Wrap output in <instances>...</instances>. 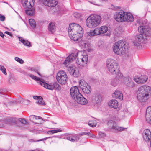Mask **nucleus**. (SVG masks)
<instances>
[{
	"mask_svg": "<svg viewBox=\"0 0 151 151\" xmlns=\"http://www.w3.org/2000/svg\"><path fill=\"white\" fill-rule=\"evenodd\" d=\"M116 75V78H114V79H112L111 81V84L114 86H116L117 84L119 83V82L120 81H122L123 80V76L122 77V78L121 79H119L118 78H119V77H118V78H117V76H118V75Z\"/></svg>",
	"mask_w": 151,
	"mask_h": 151,
	"instance_id": "obj_23",
	"label": "nucleus"
},
{
	"mask_svg": "<svg viewBox=\"0 0 151 151\" xmlns=\"http://www.w3.org/2000/svg\"><path fill=\"white\" fill-rule=\"evenodd\" d=\"M0 70L4 75H7L6 69L4 66L0 65Z\"/></svg>",
	"mask_w": 151,
	"mask_h": 151,
	"instance_id": "obj_40",
	"label": "nucleus"
},
{
	"mask_svg": "<svg viewBox=\"0 0 151 151\" xmlns=\"http://www.w3.org/2000/svg\"><path fill=\"white\" fill-rule=\"evenodd\" d=\"M70 72L73 76L77 77L79 75L78 69L75 66L70 67Z\"/></svg>",
	"mask_w": 151,
	"mask_h": 151,
	"instance_id": "obj_19",
	"label": "nucleus"
},
{
	"mask_svg": "<svg viewBox=\"0 0 151 151\" xmlns=\"http://www.w3.org/2000/svg\"><path fill=\"white\" fill-rule=\"evenodd\" d=\"M0 36L2 38H4V36H5V35L2 32L0 31Z\"/></svg>",
	"mask_w": 151,
	"mask_h": 151,
	"instance_id": "obj_54",
	"label": "nucleus"
},
{
	"mask_svg": "<svg viewBox=\"0 0 151 151\" xmlns=\"http://www.w3.org/2000/svg\"><path fill=\"white\" fill-rule=\"evenodd\" d=\"M47 139V138H44V139H41L37 140H36V141H35L39 142V141H42V140H46ZM31 141L33 142L34 141L32 140H31Z\"/></svg>",
	"mask_w": 151,
	"mask_h": 151,
	"instance_id": "obj_55",
	"label": "nucleus"
},
{
	"mask_svg": "<svg viewBox=\"0 0 151 151\" xmlns=\"http://www.w3.org/2000/svg\"><path fill=\"white\" fill-rule=\"evenodd\" d=\"M5 17L4 15L0 16V20L2 21H4L5 19Z\"/></svg>",
	"mask_w": 151,
	"mask_h": 151,
	"instance_id": "obj_52",
	"label": "nucleus"
},
{
	"mask_svg": "<svg viewBox=\"0 0 151 151\" xmlns=\"http://www.w3.org/2000/svg\"><path fill=\"white\" fill-rule=\"evenodd\" d=\"M23 102L24 104L26 105H29L30 104V101L28 100L23 99Z\"/></svg>",
	"mask_w": 151,
	"mask_h": 151,
	"instance_id": "obj_48",
	"label": "nucleus"
},
{
	"mask_svg": "<svg viewBox=\"0 0 151 151\" xmlns=\"http://www.w3.org/2000/svg\"><path fill=\"white\" fill-rule=\"evenodd\" d=\"M66 139L68 140L74 142V139H73V137L71 136L67 137H66Z\"/></svg>",
	"mask_w": 151,
	"mask_h": 151,
	"instance_id": "obj_50",
	"label": "nucleus"
},
{
	"mask_svg": "<svg viewBox=\"0 0 151 151\" xmlns=\"http://www.w3.org/2000/svg\"><path fill=\"white\" fill-rule=\"evenodd\" d=\"M5 33L11 36H12V34L11 33H10L8 31H6L5 32Z\"/></svg>",
	"mask_w": 151,
	"mask_h": 151,
	"instance_id": "obj_57",
	"label": "nucleus"
},
{
	"mask_svg": "<svg viewBox=\"0 0 151 151\" xmlns=\"http://www.w3.org/2000/svg\"><path fill=\"white\" fill-rule=\"evenodd\" d=\"M16 103V101H10L9 102V104L10 105H12L14 104H15Z\"/></svg>",
	"mask_w": 151,
	"mask_h": 151,
	"instance_id": "obj_53",
	"label": "nucleus"
},
{
	"mask_svg": "<svg viewBox=\"0 0 151 151\" xmlns=\"http://www.w3.org/2000/svg\"><path fill=\"white\" fill-rule=\"evenodd\" d=\"M79 135L80 136L87 135L92 138H95L96 137V136L94 134L88 132H81L79 134Z\"/></svg>",
	"mask_w": 151,
	"mask_h": 151,
	"instance_id": "obj_33",
	"label": "nucleus"
},
{
	"mask_svg": "<svg viewBox=\"0 0 151 151\" xmlns=\"http://www.w3.org/2000/svg\"><path fill=\"white\" fill-rule=\"evenodd\" d=\"M114 124V121L112 120H110L107 123V124L108 125L111 127V129L112 127V126H113V125Z\"/></svg>",
	"mask_w": 151,
	"mask_h": 151,
	"instance_id": "obj_42",
	"label": "nucleus"
},
{
	"mask_svg": "<svg viewBox=\"0 0 151 151\" xmlns=\"http://www.w3.org/2000/svg\"><path fill=\"white\" fill-rule=\"evenodd\" d=\"M79 45H81L82 47L84 48H87L88 47V42L86 41L80 40V41H78Z\"/></svg>",
	"mask_w": 151,
	"mask_h": 151,
	"instance_id": "obj_32",
	"label": "nucleus"
},
{
	"mask_svg": "<svg viewBox=\"0 0 151 151\" xmlns=\"http://www.w3.org/2000/svg\"><path fill=\"white\" fill-rule=\"evenodd\" d=\"M81 88L83 93L86 94L90 93L91 91V86L88 85L84 87H81Z\"/></svg>",
	"mask_w": 151,
	"mask_h": 151,
	"instance_id": "obj_27",
	"label": "nucleus"
},
{
	"mask_svg": "<svg viewBox=\"0 0 151 151\" xmlns=\"http://www.w3.org/2000/svg\"><path fill=\"white\" fill-rule=\"evenodd\" d=\"M112 96L116 99L118 98L121 100L123 99L122 94L119 91H116L112 94Z\"/></svg>",
	"mask_w": 151,
	"mask_h": 151,
	"instance_id": "obj_25",
	"label": "nucleus"
},
{
	"mask_svg": "<svg viewBox=\"0 0 151 151\" xmlns=\"http://www.w3.org/2000/svg\"><path fill=\"white\" fill-rule=\"evenodd\" d=\"M68 76L66 73L61 70L58 72L56 76V78L58 82L62 85L65 84L67 81Z\"/></svg>",
	"mask_w": 151,
	"mask_h": 151,
	"instance_id": "obj_8",
	"label": "nucleus"
},
{
	"mask_svg": "<svg viewBox=\"0 0 151 151\" xmlns=\"http://www.w3.org/2000/svg\"><path fill=\"white\" fill-rule=\"evenodd\" d=\"M125 44L126 42L122 40L116 42L113 47L114 52L118 55H123L128 50L127 47Z\"/></svg>",
	"mask_w": 151,
	"mask_h": 151,
	"instance_id": "obj_6",
	"label": "nucleus"
},
{
	"mask_svg": "<svg viewBox=\"0 0 151 151\" xmlns=\"http://www.w3.org/2000/svg\"><path fill=\"white\" fill-rule=\"evenodd\" d=\"M101 96L97 94L92 97V100L96 103H99L100 102L101 100Z\"/></svg>",
	"mask_w": 151,
	"mask_h": 151,
	"instance_id": "obj_28",
	"label": "nucleus"
},
{
	"mask_svg": "<svg viewBox=\"0 0 151 151\" xmlns=\"http://www.w3.org/2000/svg\"><path fill=\"white\" fill-rule=\"evenodd\" d=\"M25 12L27 15L32 16L34 13V10L33 9H31L26 10Z\"/></svg>",
	"mask_w": 151,
	"mask_h": 151,
	"instance_id": "obj_39",
	"label": "nucleus"
},
{
	"mask_svg": "<svg viewBox=\"0 0 151 151\" xmlns=\"http://www.w3.org/2000/svg\"><path fill=\"white\" fill-rule=\"evenodd\" d=\"M74 16L75 18H77L81 17V14L78 13L76 12L74 13Z\"/></svg>",
	"mask_w": 151,
	"mask_h": 151,
	"instance_id": "obj_47",
	"label": "nucleus"
},
{
	"mask_svg": "<svg viewBox=\"0 0 151 151\" xmlns=\"http://www.w3.org/2000/svg\"><path fill=\"white\" fill-rule=\"evenodd\" d=\"M143 137L145 141L150 140L151 139V132L148 129L145 130L142 134Z\"/></svg>",
	"mask_w": 151,
	"mask_h": 151,
	"instance_id": "obj_18",
	"label": "nucleus"
},
{
	"mask_svg": "<svg viewBox=\"0 0 151 151\" xmlns=\"http://www.w3.org/2000/svg\"><path fill=\"white\" fill-rule=\"evenodd\" d=\"M96 28L95 29L93 30H91L89 32L87 33L88 35L90 36H93L98 35V32L99 30Z\"/></svg>",
	"mask_w": 151,
	"mask_h": 151,
	"instance_id": "obj_31",
	"label": "nucleus"
},
{
	"mask_svg": "<svg viewBox=\"0 0 151 151\" xmlns=\"http://www.w3.org/2000/svg\"><path fill=\"white\" fill-rule=\"evenodd\" d=\"M108 104L111 108H116L118 106V103L116 100H112L109 101Z\"/></svg>",
	"mask_w": 151,
	"mask_h": 151,
	"instance_id": "obj_26",
	"label": "nucleus"
},
{
	"mask_svg": "<svg viewBox=\"0 0 151 151\" xmlns=\"http://www.w3.org/2000/svg\"><path fill=\"white\" fill-rule=\"evenodd\" d=\"M79 83L81 88V87H84L88 85L84 80L82 79L80 80L79 81Z\"/></svg>",
	"mask_w": 151,
	"mask_h": 151,
	"instance_id": "obj_37",
	"label": "nucleus"
},
{
	"mask_svg": "<svg viewBox=\"0 0 151 151\" xmlns=\"http://www.w3.org/2000/svg\"><path fill=\"white\" fill-rule=\"evenodd\" d=\"M125 12L123 11H121L119 12H117L114 15L115 19L119 22H124V16Z\"/></svg>",
	"mask_w": 151,
	"mask_h": 151,
	"instance_id": "obj_13",
	"label": "nucleus"
},
{
	"mask_svg": "<svg viewBox=\"0 0 151 151\" xmlns=\"http://www.w3.org/2000/svg\"><path fill=\"white\" fill-rule=\"evenodd\" d=\"M19 121L22 124H27V121L24 118H19Z\"/></svg>",
	"mask_w": 151,
	"mask_h": 151,
	"instance_id": "obj_45",
	"label": "nucleus"
},
{
	"mask_svg": "<svg viewBox=\"0 0 151 151\" xmlns=\"http://www.w3.org/2000/svg\"><path fill=\"white\" fill-rule=\"evenodd\" d=\"M138 30L140 33L143 34L147 37L151 35V28L147 26H142L139 27Z\"/></svg>",
	"mask_w": 151,
	"mask_h": 151,
	"instance_id": "obj_9",
	"label": "nucleus"
},
{
	"mask_svg": "<svg viewBox=\"0 0 151 151\" xmlns=\"http://www.w3.org/2000/svg\"><path fill=\"white\" fill-rule=\"evenodd\" d=\"M136 41L133 42L134 45L137 46L147 39L146 37L144 34H139L136 35L135 37Z\"/></svg>",
	"mask_w": 151,
	"mask_h": 151,
	"instance_id": "obj_10",
	"label": "nucleus"
},
{
	"mask_svg": "<svg viewBox=\"0 0 151 151\" xmlns=\"http://www.w3.org/2000/svg\"><path fill=\"white\" fill-rule=\"evenodd\" d=\"M76 59V63L81 65H84L88 61L87 55L82 53V52L79 51L77 52L72 53L65 60L63 63L65 66H67L68 64Z\"/></svg>",
	"mask_w": 151,
	"mask_h": 151,
	"instance_id": "obj_1",
	"label": "nucleus"
},
{
	"mask_svg": "<svg viewBox=\"0 0 151 151\" xmlns=\"http://www.w3.org/2000/svg\"><path fill=\"white\" fill-rule=\"evenodd\" d=\"M99 134L100 137L101 138L105 136L104 133L100 132H99Z\"/></svg>",
	"mask_w": 151,
	"mask_h": 151,
	"instance_id": "obj_51",
	"label": "nucleus"
},
{
	"mask_svg": "<svg viewBox=\"0 0 151 151\" xmlns=\"http://www.w3.org/2000/svg\"><path fill=\"white\" fill-rule=\"evenodd\" d=\"M36 103L40 105L44 106L45 104V102L43 101L42 98L41 96H39V98L38 99V101L36 102Z\"/></svg>",
	"mask_w": 151,
	"mask_h": 151,
	"instance_id": "obj_35",
	"label": "nucleus"
},
{
	"mask_svg": "<svg viewBox=\"0 0 151 151\" xmlns=\"http://www.w3.org/2000/svg\"><path fill=\"white\" fill-rule=\"evenodd\" d=\"M122 81L125 85L129 88H132L135 87L134 82L129 77H123Z\"/></svg>",
	"mask_w": 151,
	"mask_h": 151,
	"instance_id": "obj_11",
	"label": "nucleus"
},
{
	"mask_svg": "<svg viewBox=\"0 0 151 151\" xmlns=\"http://www.w3.org/2000/svg\"><path fill=\"white\" fill-rule=\"evenodd\" d=\"M68 32L71 39L75 41H80L83 36L82 28L79 24L75 23L70 24Z\"/></svg>",
	"mask_w": 151,
	"mask_h": 151,
	"instance_id": "obj_2",
	"label": "nucleus"
},
{
	"mask_svg": "<svg viewBox=\"0 0 151 151\" xmlns=\"http://www.w3.org/2000/svg\"><path fill=\"white\" fill-rule=\"evenodd\" d=\"M150 91L151 88L150 86L146 85L141 86L137 91V99L141 102L145 101L149 98Z\"/></svg>",
	"mask_w": 151,
	"mask_h": 151,
	"instance_id": "obj_5",
	"label": "nucleus"
},
{
	"mask_svg": "<svg viewBox=\"0 0 151 151\" xmlns=\"http://www.w3.org/2000/svg\"><path fill=\"white\" fill-rule=\"evenodd\" d=\"M15 60L21 64H23L24 63V61L22 59L20 58L17 57L15 58Z\"/></svg>",
	"mask_w": 151,
	"mask_h": 151,
	"instance_id": "obj_43",
	"label": "nucleus"
},
{
	"mask_svg": "<svg viewBox=\"0 0 151 151\" xmlns=\"http://www.w3.org/2000/svg\"><path fill=\"white\" fill-rule=\"evenodd\" d=\"M6 29H7V27H5Z\"/></svg>",
	"mask_w": 151,
	"mask_h": 151,
	"instance_id": "obj_62",
	"label": "nucleus"
},
{
	"mask_svg": "<svg viewBox=\"0 0 151 151\" xmlns=\"http://www.w3.org/2000/svg\"><path fill=\"white\" fill-rule=\"evenodd\" d=\"M113 125V126H112V127L111 128V129L115 130L116 131L118 126L117 125L116 122L115 121L114 124Z\"/></svg>",
	"mask_w": 151,
	"mask_h": 151,
	"instance_id": "obj_46",
	"label": "nucleus"
},
{
	"mask_svg": "<svg viewBox=\"0 0 151 151\" xmlns=\"http://www.w3.org/2000/svg\"><path fill=\"white\" fill-rule=\"evenodd\" d=\"M100 16L97 15H91L86 20V24L89 28H92L98 26L101 20Z\"/></svg>",
	"mask_w": 151,
	"mask_h": 151,
	"instance_id": "obj_7",
	"label": "nucleus"
},
{
	"mask_svg": "<svg viewBox=\"0 0 151 151\" xmlns=\"http://www.w3.org/2000/svg\"><path fill=\"white\" fill-rule=\"evenodd\" d=\"M27 76L31 78L33 80L37 81V83L42 86L46 89L49 90H53L55 89L56 90L60 91L61 88L60 86L57 82H54L49 84L46 83L45 81L37 77L31 73H28Z\"/></svg>",
	"mask_w": 151,
	"mask_h": 151,
	"instance_id": "obj_3",
	"label": "nucleus"
},
{
	"mask_svg": "<svg viewBox=\"0 0 151 151\" xmlns=\"http://www.w3.org/2000/svg\"><path fill=\"white\" fill-rule=\"evenodd\" d=\"M29 23L30 26L32 28H34L36 26V23L35 20L32 19H29Z\"/></svg>",
	"mask_w": 151,
	"mask_h": 151,
	"instance_id": "obj_36",
	"label": "nucleus"
},
{
	"mask_svg": "<svg viewBox=\"0 0 151 151\" xmlns=\"http://www.w3.org/2000/svg\"><path fill=\"white\" fill-rule=\"evenodd\" d=\"M124 17V22L126 21L128 22H132L134 20L133 16L129 12H125Z\"/></svg>",
	"mask_w": 151,
	"mask_h": 151,
	"instance_id": "obj_20",
	"label": "nucleus"
},
{
	"mask_svg": "<svg viewBox=\"0 0 151 151\" xmlns=\"http://www.w3.org/2000/svg\"><path fill=\"white\" fill-rule=\"evenodd\" d=\"M97 122L96 120L93 119L89 121L88 125L92 127H94L96 126Z\"/></svg>",
	"mask_w": 151,
	"mask_h": 151,
	"instance_id": "obj_34",
	"label": "nucleus"
},
{
	"mask_svg": "<svg viewBox=\"0 0 151 151\" xmlns=\"http://www.w3.org/2000/svg\"><path fill=\"white\" fill-rule=\"evenodd\" d=\"M28 69L29 70L35 72L37 73L40 76H42V75L40 74V73L38 72V70L34 68H28Z\"/></svg>",
	"mask_w": 151,
	"mask_h": 151,
	"instance_id": "obj_38",
	"label": "nucleus"
},
{
	"mask_svg": "<svg viewBox=\"0 0 151 151\" xmlns=\"http://www.w3.org/2000/svg\"><path fill=\"white\" fill-rule=\"evenodd\" d=\"M19 40L21 42L25 45L29 47L31 46L29 42L27 40L24 39L23 38L19 37Z\"/></svg>",
	"mask_w": 151,
	"mask_h": 151,
	"instance_id": "obj_30",
	"label": "nucleus"
},
{
	"mask_svg": "<svg viewBox=\"0 0 151 151\" xmlns=\"http://www.w3.org/2000/svg\"><path fill=\"white\" fill-rule=\"evenodd\" d=\"M34 0H22V4L25 8L31 9L34 3Z\"/></svg>",
	"mask_w": 151,
	"mask_h": 151,
	"instance_id": "obj_16",
	"label": "nucleus"
},
{
	"mask_svg": "<svg viewBox=\"0 0 151 151\" xmlns=\"http://www.w3.org/2000/svg\"><path fill=\"white\" fill-rule=\"evenodd\" d=\"M146 119L148 123L151 124V107H148L147 109Z\"/></svg>",
	"mask_w": 151,
	"mask_h": 151,
	"instance_id": "obj_21",
	"label": "nucleus"
},
{
	"mask_svg": "<svg viewBox=\"0 0 151 151\" xmlns=\"http://www.w3.org/2000/svg\"><path fill=\"white\" fill-rule=\"evenodd\" d=\"M79 95L74 99L78 103L81 105L86 104L88 102L86 99L83 97L81 94Z\"/></svg>",
	"mask_w": 151,
	"mask_h": 151,
	"instance_id": "obj_15",
	"label": "nucleus"
},
{
	"mask_svg": "<svg viewBox=\"0 0 151 151\" xmlns=\"http://www.w3.org/2000/svg\"><path fill=\"white\" fill-rule=\"evenodd\" d=\"M4 2V3H7V2Z\"/></svg>",
	"mask_w": 151,
	"mask_h": 151,
	"instance_id": "obj_61",
	"label": "nucleus"
},
{
	"mask_svg": "<svg viewBox=\"0 0 151 151\" xmlns=\"http://www.w3.org/2000/svg\"><path fill=\"white\" fill-rule=\"evenodd\" d=\"M106 66L108 70L112 74L118 75L117 78L119 77V80L121 79L122 75L120 72L118 64L115 60L111 58L108 59Z\"/></svg>",
	"mask_w": 151,
	"mask_h": 151,
	"instance_id": "obj_4",
	"label": "nucleus"
},
{
	"mask_svg": "<svg viewBox=\"0 0 151 151\" xmlns=\"http://www.w3.org/2000/svg\"><path fill=\"white\" fill-rule=\"evenodd\" d=\"M127 129V128H124L122 127H119L118 126L116 131L121 132Z\"/></svg>",
	"mask_w": 151,
	"mask_h": 151,
	"instance_id": "obj_44",
	"label": "nucleus"
},
{
	"mask_svg": "<svg viewBox=\"0 0 151 151\" xmlns=\"http://www.w3.org/2000/svg\"><path fill=\"white\" fill-rule=\"evenodd\" d=\"M55 28L56 26L54 22H51L49 24L48 26V31L51 32V33H53Z\"/></svg>",
	"mask_w": 151,
	"mask_h": 151,
	"instance_id": "obj_24",
	"label": "nucleus"
},
{
	"mask_svg": "<svg viewBox=\"0 0 151 151\" xmlns=\"http://www.w3.org/2000/svg\"><path fill=\"white\" fill-rule=\"evenodd\" d=\"M47 133L48 134H53L52 133V131L51 130H50V131H48L47 132Z\"/></svg>",
	"mask_w": 151,
	"mask_h": 151,
	"instance_id": "obj_59",
	"label": "nucleus"
},
{
	"mask_svg": "<svg viewBox=\"0 0 151 151\" xmlns=\"http://www.w3.org/2000/svg\"><path fill=\"white\" fill-rule=\"evenodd\" d=\"M42 3L45 6L53 7L57 4L56 0H42Z\"/></svg>",
	"mask_w": 151,
	"mask_h": 151,
	"instance_id": "obj_17",
	"label": "nucleus"
},
{
	"mask_svg": "<svg viewBox=\"0 0 151 151\" xmlns=\"http://www.w3.org/2000/svg\"><path fill=\"white\" fill-rule=\"evenodd\" d=\"M34 117L35 118V119H41V120H42V119L41 117H40L39 116H34Z\"/></svg>",
	"mask_w": 151,
	"mask_h": 151,
	"instance_id": "obj_56",
	"label": "nucleus"
},
{
	"mask_svg": "<svg viewBox=\"0 0 151 151\" xmlns=\"http://www.w3.org/2000/svg\"><path fill=\"white\" fill-rule=\"evenodd\" d=\"M99 30L98 35L106 33L108 30V28L106 26H103L100 27L96 28Z\"/></svg>",
	"mask_w": 151,
	"mask_h": 151,
	"instance_id": "obj_22",
	"label": "nucleus"
},
{
	"mask_svg": "<svg viewBox=\"0 0 151 151\" xmlns=\"http://www.w3.org/2000/svg\"><path fill=\"white\" fill-rule=\"evenodd\" d=\"M70 94L72 98L74 99L81 94L79 92L78 88L76 86L72 87L70 91Z\"/></svg>",
	"mask_w": 151,
	"mask_h": 151,
	"instance_id": "obj_12",
	"label": "nucleus"
},
{
	"mask_svg": "<svg viewBox=\"0 0 151 151\" xmlns=\"http://www.w3.org/2000/svg\"><path fill=\"white\" fill-rule=\"evenodd\" d=\"M148 77L146 75H141L140 76H135L134 80L138 83H144L147 81Z\"/></svg>",
	"mask_w": 151,
	"mask_h": 151,
	"instance_id": "obj_14",
	"label": "nucleus"
},
{
	"mask_svg": "<svg viewBox=\"0 0 151 151\" xmlns=\"http://www.w3.org/2000/svg\"><path fill=\"white\" fill-rule=\"evenodd\" d=\"M52 131V134L57 133L58 132H61L62 131V130L60 129H57V130H51Z\"/></svg>",
	"mask_w": 151,
	"mask_h": 151,
	"instance_id": "obj_49",
	"label": "nucleus"
},
{
	"mask_svg": "<svg viewBox=\"0 0 151 151\" xmlns=\"http://www.w3.org/2000/svg\"><path fill=\"white\" fill-rule=\"evenodd\" d=\"M1 122L4 124H0V128L2 127H4V125L6 124L11 125V120L9 119H6L4 120H1Z\"/></svg>",
	"mask_w": 151,
	"mask_h": 151,
	"instance_id": "obj_29",
	"label": "nucleus"
},
{
	"mask_svg": "<svg viewBox=\"0 0 151 151\" xmlns=\"http://www.w3.org/2000/svg\"><path fill=\"white\" fill-rule=\"evenodd\" d=\"M80 136L78 134L74 135L73 136V138L74 139V142L78 141L80 139Z\"/></svg>",
	"mask_w": 151,
	"mask_h": 151,
	"instance_id": "obj_41",
	"label": "nucleus"
},
{
	"mask_svg": "<svg viewBox=\"0 0 151 151\" xmlns=\"http://www.w3.org/2000/svg\"><path fill=\"white\" fill-rule=\"evenodd\" d=\"M39 96H33V98L35 99H39Z\"/></svg>",
	"mask_w": 151,
	"mask_h": 151,
	"instance_id": "obj_58",
	"label": "nucleus"
},
{
	"mask_svg": "<svg viewBox=\"0 0 151 151\" xmlns=\"http://www.w3.org/2000/svg\"><path fill=\"white\" fill-rule=\"evenodd\" d=\"M89 2H90L92 4H93L94 5H97V4H95L94 2H91V1H89Z\"/></svg>",
	"mask_w": 151,
	"mask_h": 151,
	"instance_id": "obj_60",
	"label": "nucleus"
}]
</instances>
